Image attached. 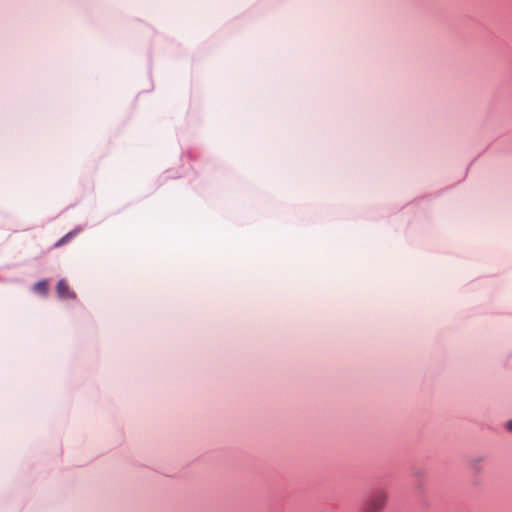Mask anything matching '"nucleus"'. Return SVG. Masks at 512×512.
I'll use <instances>...</instances> for the list:
<instances>
[{"label": "nucleus", "mask_w": 512, "mask_h": 512, "mask_svg": "<svg viewBox=\"0 0 512 512\" xmlns=\"http://www.w3.org/2000/svg\"><path fill=\"white\" fill-rule=\"evenodd\" d=\"M388 492L383 488L372 490L363 503L362 512H383L388 502Z\"/></svg>", "instance_id": "1"}, {"label": "nucleus", "mask_w": 512, "mask_h": 512, "mask_svg": "<svg viewBox=\"0 0 512 512\" xmlns=\"http://www.w3.org/2000/svg\"><path fill=\"white\" fill-rule=\"evenodd\" d=\"M56 292L61 299L67 300L76 298L75 292L70 289L68 283L64 279L58 281L56 285Z\"/></svg>", "instance_id": "2"}, {"label": "nucleus", "mask_w": 512, "mask_h": 512, "mask_svg": "<svg viewBox=\"0 0 512 512\" xmlns=\"http://www.w3.org/2000/svg\"><path fill=\"white\" fill-rule=\"evenodd\" d=\"M81 231V228H76L75 230L73 231H70L69 233H67L66 235H64L61 239H59L54 247L58 248V247H61L63 246L64 244L68 243V241L70 239H72L74 236H76L79 232Z\"/></svg>", "instance_id": "3"}, {"label": "nucleus", "mask_w": 512, "mask_h": 512, "mask_svg": "<svg viewBox=\"0 0 512 512\" xmlns=\"http://www.w3.org/2000/svg\"><path fill=\"white\" fill-rule=\"evenodd\" d=\"M48 284L46 281H39L34 285V291L42 295H46Z\"/></svg>", "instance_id": "4"}, {"label": "nucleus", "mask_w": 512, "mask_h": 512, "mask_svg": "<svg viewBox=\"0 0 512 512\" xmlns=\"http://www.w3.org/2000/svg\"><path fill=\"white\" fill-rule=\"evenodd\" d=\"M506 427L508 430L512 431V420L507 422Z\"/></svg>", "instance_id": "5"}, {"label": "nucleus", "mask_w": 512, "mask_h": 512, "mask_svg": "<svg viewBox=\"0 0 512 512\" xmlns=\"http://www.w3.org/2000/svg\"><path fill=\"white\" fill-rule=\"evenodd\" d=\"M478 462H479V460H478V461H475V462L473 463V468H474L476 471H479V468H478V466H477V463H478Z\"/></svg>", "instance_id": "6"}]
</instances>
